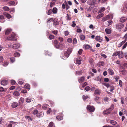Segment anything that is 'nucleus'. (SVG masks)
Returning <instances> with one entry per match:
<instances>
[{"label":"nucleus","mask_w":127,"mask_h":127,"mask_svg":"<svg viewBox=\"0 0 127 127\" xmlns=\"http://www.w3.org/2000/svg\"><path fill=\"white\" fill-rule=\"evenodd\" d=\"M72 50L73 48H69L68 49L67 51L64 53V56H64H63L62 54L60 55L61 58L65 60L66 58L68 57Z\"/></svg>","instance_id":"1"},{"label":"nucleus","mask_w":127,"mask_h":127,"mask_svg":"<svg viewBox=\"0 0 127 127\" xmlns=\"http://www.w3.org/2000/svg\"><path fill=\"white\" fill-rule=\"evenodd\" d=\"M16 35L15 34H11L7 37V40H8L13 41H15L16 40Z\"/></svg>","instance_id":"2"},{"label":"nucleus","mask_w":127,"mask_h":127,"mask_svg":"<svg viewBox=\"0 0 127 127\" xmlns=\"http://www.w3.org/2000/svg\"><path fill=\"white\" fill-rule=\"evenodd\" d=\"M114 105L113 104H112L110 107L109 108L104 111V114H109L110 112L114 109Z\"/></svg>","instance_id":"3"},{"label":"nucleus","mask_w":127,"mask_h":127,"mask_svg":"<svg viewBox=\"0 0 127 127\" xmlns=\"http://www.w3.org/2000/svg\"><path fill=\"white\" fill-rule=\"evenodd\" d=\"M87 109L88 110L91 112H93L95 110V108L94 106H91L90 105H88L87 106Z\"/></svg>","instance_id":"4"},{"label":"nucleus","mask_w":127,"mask_h":127,"mask_svg":"<svg viewBox=\"0 0 127 127\" xmlns=\"http://www.w3.org/2000/svg\"><path fill=\"white\" fill-rule=\"evenodd\" d=\"M20 46V45L18 43H16L13 45L12 46L10 45H9V47L10 48H15V49H17L19 48Z\"/></svg>","instance_id":"5"},{"label":"nucleus","mask_w":127,"mask_h":127,"mask_svg":"<svg viewBox=\"0 0 127 127\" xmlns=\"http://www.w3.org/2000/svg\"><path fill=\"white\" fill-rule=\"evenodd\" d=\"M53 43L56 48L58 49L60 48V46L58 44V42L57 40H54L53 42Z\"/></svg>","instance_id":"6"},{"label":"nucleus","mask_w":127,"mask_h":127,"mask_svg":"<svg viewBox=\"0 0 127 127\" xmlns=\"http://www.w3.org/2000/svg\"><path fill=\"white\" fill-rule=\"evenodd\" d=\"M124 27L123 24L122 23L117 24L116 26V28L118 30H120Z\"/></svg>","instance_id":"7"},{"label":"nucleus","mask_w":127,"mask_h":127,"mask_svg":"<svg viewBox=\"0 0 127 127\" xmlns=\"http://www.w3.org/2000/svg\"><path fill=\"white\" fill-rule=\"evenodd\" d=\"M88 3L89 4L92 5H94L95 4V0H88Z\"/></svg>","instance_id":"8"},{"label":"nucleus","mask_w":127,"mask_h":127,"mask_svg":"<svg viewBox=\"0 0 127 127\" xmlns=\"http://www.w3.org/2000/svg\"><path fill=\"white\" fill-rule=\"evenodd\" d=\"M3 14L7 18L10 19L11 18V16L10 14L8 13L7 12H4L3 13Z\"/></svg>","instance_id":"9"},{"label":"nucleus","mask_w":127,"mask_h":127,"mask_svg":"<svg viewBox=\"0 0 127 127\" xmlns=\"http://www.w3.org/2000/svg\"><path fill=\"white\" fill-rule=\"evenodd\" d=\"M104 64V63L102 61L99 62L96 64L97 67H100L103 66Z\"/></svg>","instance_id":"10"},{"label":"nucleus","mask_w":127,"mask_h":127,"mask_svg":"<svg viewBox=\"0 0 127 127\" xmlns=\"http://www.w3.org/2000/svg\"><path fill=\"white\" fill-rule=\"evenodd\" d=\"M8 83L7 81L4 80H2L1 82V84L5 86L7 85Z\"/></svg>","instance_id":"11"},{"label":"nucleus","mask_w":127,"mask_h":127,"mask_svg":"<svg viewBox=\"0 0 127 127\" xmlns=\"http://www.w3.org/2000/svg\"><path fill=\"white\" fill-rule=\"evenodd\" d=\"M107 71L109 75H113L114 74V71L111 68L108 69Z\"/></svg>","instance_id":"12"},{"label":"nucleus","mask_w":127,"mask_h":127,"mask_svg":"<svg viewBox=\"0 0 127 127\" xmlns=\"http://www.w3.org/2000/svg\"><path fill=\"white\" fill-rule=\"evenodd\" d=\"M110 18V16L109 15H107L105 17H103L102 20L101 21L104 22L106 21L107 20Z\"/></svg>","instance_id":"13"},{"label":"nucleus","mask_w":127,"mask_h":127,"mask_svg":"<svg viewBox=\"0 0 127 127\" xmlns=\"http://www.w3.org/2000/svg\"><path fill=\"white\" fill-rule=\"evenodd\" d=\"M44 115V113L43 112H41L40 113H38L36 115V116L37 117L39 118L40 117H42Z\"/></svg>","instance_id":"14"},{"label":"nucleus","mask_w":127,"mask_h":127,"mask_svg":"<svg viewBox=\"0 0 127 127\" xmlns=\"http://www.w3.org/2000/svg\"><path fill=\"white\" fill-rule=\"evenodd\" d=\"M18 105V103L17 102H14L12 104V107L15 108L17 107Z\"/></svg>","instance_id":"15"},{"label":"nucleus","mask_w":127,"mask_h":127,"mask_svg":"<svg viewBox=\"0 0 127 127\" xmlns=\"http://www.w3.org/2000/svg\"><path fill=\"white\" fill-rule=\"evenodd\" d=\"M118 55L120 58H121L123 57V53L122 51H118Z\"/></svg>","instance_id":"16"},{"label":"nucleus","mask_w":127,"mask_h":127,"mask_svg":"<svg viewBox=\"0 0 127 127\" xmlns=\"http://www.w3.org/2000/svg\"><path fill=\"white\" fill-rule=\"evenodd\" d=\"M127 20V18L125 17H122L121 18L120 21L121 22H124Z\"/></svg>","instance_id":"17"},{"label":"nucleus","mask_w":127,"mask_h":127,"mask_svg":"<svg viewBox=\"0 0 127 127\" xmlns=\"http://www.w3.org/2000/svg\"><path fill=\"white\" fill-rule=\"evenodd\" d=\"M95 39L96 40L100 42H101L103 40L99 36H96L95 37Z\"/></svg>","instance_id":"18"},{"label":"nucleus","mask_w":127,"mask_h":127,"mask_svg":"<svg viewBox=\"0 0 127 127\" xmlns=\"http://www.w3.org/2000/svg\"><path fill=\"white\" fill-rule=\"evenodd\" d=\"M10 29H7L5 31V34L6 35H8L9 34L10 32L11 31Z\"/></svg>","instance_id":"19"},{"label":"nucleus","mask_w":127,"mask_h":127,"mask_svg":"<svg viewBox=\"0 0 127 127\" xmlns=\"http://www.w3.org/2000/svg\"><path fill=\"white\" fill-rule=\"evenodd\" d=\"M13 95L16 96H18L20 95V93L18 91H16L14 92L13 93Z\"/></svg>","instance_id":"20"},{"label":"nucleus","mask_w":127,"mask_h":127,"mask_svg":"<svg viewBox=\"0 0 127 127\" xmlns=\"http://www.w3.org/2000/svg\"><path fill=\"white\" fill-rule=\"evenodd\" d=\"M85 80V78L84 77H81L80 79H78V81L79 82L81 83L82 82H83Z\"/></svg>","instance_id":"21"},{"label":"nucleus","mask_w":127,"mask_h":127,"mask_svg":"<svg viewBox=\"0 0 127 127\" xmlns=\"http://www.w3.org/2000/svg\"><path fill=\"white\" fill-rule=\"evenodd\" d=\"M105 31L106 33L107 34H109L111 33V30L110 29L106 28L105 29Z\"/></svg>","instance_id":"22"},{"label":"nucleus","mask_w":127,"mask_h":127,"mask_svg":"<svg viewBox=\"0 0 127 127\" xmlns=\"http://www.w3.org/2000/svg\"><path fill=\"white\" fill-rule=\"evenodd\" d=\"M56 118L59 121L62 120L63 119V117L60 115L57 116L56 117Z\"/></svg>","instance_id":"23"},{"label":"nucleus","mask_w":127,"mask_h":127,"mask_svg":"<svg viewBox=\"0 0 127 127\" xmlns=\"http://www.w3.org/2000/svg\"><path fill=\"white\" fill-rule=\"evenodd\" d=\"M100 90L99 89H96L95 90V93L97 95H99L101 93Z\"/></svg>","instance_id":"24"},{"label":"nucleus","mask_w":127,"mask_h":127,"mask_svg":"<svg viewBox=\"0 0 127 127\" xmlns=\"http://www.w3.org/2000/svg\"><path fill=\"white\" fill-rule=\"evenodd\" d=\"M126 40L125 39L124 40L121 42L118 45V47H121L124 43L126 42Z\"/></svg>","instance_id":"25"},{"label":"nucleus","mask_w":127,"mask_h":127,"mask_svg":"<svg viewBox=\"0 0 127 127\" xmlns=\"http://www.w3.org/2000/svg\"><path fill=\"white\" fill-rule=\"evenodd\" d=\"M84 48L86 49H91V47L89 45L86 44L84 45Z\"/></svg>","instance_id":"26"},{"label":"nucleus","mask_w":127,"mask_h":127,"mask_svg":"<svg viewBox=\"0 0 127 127\" xmlns=\"http://www.w3.org/2000/svg\"><path fill=\"white\" fill-rule=\"evenodd\" d=\"M3 9L5 11H8L9 10V8L7 6H4V7Z\"/></svg>","instance_id":"27"},{"label":"nucleus","mask_w":127,"mask_h":127,"mask_svg":"<svg viewBox=\"0 0 127 127\" xmlns=\"http://www.w3.org/2000/svg\"><path fill=\"white\" fill-rule=\"evenodd\" d=\"M104 15L103 13H100L98 14L96 17V18L97 19H99L101 17H102Z\"/></svg>","instance_id":"28"},{"label":"nucleus","mask_w":127,"mask_h":127,"mask_svg":"<svg viewBox=\"0 0 127 127\" xmlns=\"http://www.w3.org/2000/svg\"><path fill=\"white\" fill-rule=\"evenodd\" d=\"M52 12L54 14H56L57 12V9L56 7L53 8V10H52Z\"/></svg>","instance_id":"29"},{"label":"nucleus","mask_w":127,"mask_h":127,"mask_svg":"<svg viewBox=\"0 0 127 127\" xmlns=\"http://www.w3.org/2000/svg\"><path fill=\"white\" fill-rule=\"evenodd\" d=\"M105 10V8L104 7H103L101 8L97 12L98 13H101L104 11Z\"/></svg>","instance_id":"30"},{"label":"nucleus","mask_w":127,"mask_h":127,"mask_svg":"<svg viewBox=\"0 0 127 127\" xmlns=\"http://www.w3.org/2000/svg\"><path fill=\"white\" fill-rule=\"evenodd\" d=\"M110 123L112 125H115L117 124V122L115 121L111 120L110 121Z\"/></svg>","instance_id":"31"},{"label":"nucleus","mask_w":127,"mask_h":127,"mask_svg":"<svg viewBox=\"0 0 127 127\" xmlns=\"http://www.w3.org/2000/svg\"><path fill=\"white\" fill-rule=\"evenodd\" d=\"M53 23L55 25H57L59 24V22L57 20H53Z\"/></svg>","instance_id":"32"},{"label":"nucleus","mask_w":127,"mask_h":127,"mask_svg":"<svg viewBox=\"0 0 127 127\" xmlns=\"http://www.w3.org/2000/svg\"><path fill=\"white\" fill-rule=\"evenodd\" d=\"M24 88L25 89L29 90L30 89V86L28 84H26L24 86Z\"/></svg>","instance_id":"33"},{"label":"nucleus","mask_w":127,"mask_h":127,"mask_svg":"<svg viewBox=\"0 0 127 127\" xmlns=\"http://www.w3.org/2000/svg\"><path fill=\"white\" fill-rule=\"evenodd\" d=\"M48 106L46 104H44L42 106V108L43 109H46L47 107H48Z\"/></svg>","instance_id":"34"},{"label":"nucleus","mask_w":127,"mask_h":127,"mask_svg":"<svg viewBox=\"0 0 127 127\" xmlns=\"http://www.w3.org/2000/svg\"><path fill=\"white\" fill-rule=\"evenodd\" d=\"M15 3V2L13 1H10V2H9L8 3V4L10 5H14V4Z\"/></svg>","instance_id":"35"},{"label":"nucleus","mask_w":127,"mask_h":127,"mask_svg":"<svg viewBox=\"0 0 127 127\" xmlns=\"http://www.w3.org/2000/svg\"><path fill=\"white\" fill-rule=\"evenodd\" d=\"M80 38L81 40H84L85 39V37L84 35H81L80 36Z\"/></svg>","instance_id":"36"},{"label":"nucleus","mask_w":127,"mask_h":127,"mask_svg":"<svg viewBox=\"0 0 127 127\" xmlns=\"http://www.w3.org/2000/svg\"><path fill=\"white\" fill-rule=\"evenodd\" d=\"M65 4L66 6V10H68L70 7L68 5L66 1H65Z\"/></svg>","instance_id":"37"},{"label":"nucleus","mask_w":127,"mask_h":127,"mask_svg":"<svg viewBox=\"0 0 127 127\" xmlns=\"http://www.w3.org/2000/svg\"><path fill=\"white\" fill-rule=\"evenodd\" d=\"M54 125L53 123L52 122H51L49 123L48 125L49 127H53Z\"/></svg>","instance_id":"38"},{"label":"nucleus","mask_w":127,"mask_h":127,"mask_svg":"<svg viewBox=\"0 0 127 127\" xmlns=\"http://www.w3.org/2000/svg\"><path fill=\"white\" fill-rule=\"evenodd\" d=\"M52 11L51 9H50L49 10L47 13L48 15H50L52 13Z\"/></svg>","instance_id":"39"},{"label":"nucleus","mask_w":127,"mask_h":127,"mask_svg":"<svg viewBox=\"0 0 127 127\" xmlns=\"http://www.w3.org/2000/svg\"><path fill=\"white\" fill-rule=\"evenodd\" d=\"M26 101L27 102H30L31 101V99L30 98H27L26 99Z\"/></svg>","instance_id":"40"},{"label":"nucleus","mask_w":127,"mask_h":127,"mask_svg":"<svg viewBox=\"0 0 127 127\" xmlns=\"http://www.w3.org/2000/svg\"><path fill=\"white\" fill-rule=\"evenodd\" d=\"M103 84L107 88L109 87V84L106 83H103Z\"/></svg>","instance_id":"41"},{"label":"nucleus","mask_w":127,"mask_h":127,"mask_svg":"<svg viewBox=\"0 0 127 127\" xmlns=\"http://www.w3.org/2000/svg\"><path fill=\"white\" fill-rule=\"evenodd\" d=\"M38 111L36 109L34 110L33 114L34 115H36L38 114Z\"/></svg>","instance_id":"42"},{"label":"nucleus","mask_w":127,"mask_h":127,"mask_svg":"<svg viewBox=\"0 0 127 127\" xmlns=\"http://www.w3.org/2000/svg\"><path fill=\"white\" fill-rule=\"evenodd\" d=\"M76 63L77 64H81V61L80 60L77 59L76 61Z\"/></svg>","instance_id":"43"},{"label":"nucleus","mask_w":127,"mask_h":127,"mask_svg":"<svg viewBox=\"0 0 127 127\" xmlns=\"http://www.w3.org/2000/svg\"><path fill=\"white\" fill-rule=\"evenodd\" d=\"M45 55H48V56H51V54L50 53L48 52V51H46L45 52Z\"/></svg>","instance_id":"44"},{"label":"nucleus","mask_w":127,"mask_h":127,"mask_svg":"<svg viewBox=\"0 0 127 127\" xmlns=\"http://www.w3.org/2000/svg\"><path fill=\"white\" fill-rule=\"evenodd\" d=\"M20 55V54L19 53H15L14 54V56L15 57H18Z\"/></svg>","instance_id":"45"},{"label":"nucleus","mask_w":127,"mask_h":127,"mask_svg":"<svg viewBox=\"0 0 127 127\" xmlns=\"http://www.w3.org/2000/svg\"><path fill=\"white\" fill-rule=\"evenodd\" d=\"M49 37L50 39L51 40L54 38V36L53 35L51 34L49 36Z\"/></svg>","instance_id":"46"},{"label":"nucleus","mask_w":127,"mask_h":127,"mask_svg":"<svg viewBox=\"0 0 127 127\" xmlns=\"http://www.w3.org/2000/svg\"><path fill=\"white\" fill-rule=\"evenodd\" d=\"M55 4V3L53 1L51 2L50 3V6L51 7H52L53 5Z\"/></svg>","instance_id":"47"},{"label":"nucleus","mask_w":127,"mask_h":127,"mask_svg":"<svg viewBox=\"0 0 127 127\" xmlns=\"http://www.w3.org/2000/svg\"><path fill=\"white\" fill-rule=\"evenodd\" d=\"M118 51L114 52L113 54V56H116L118 54Z\"/></svg>","instance_id":"48"},{"label":"nucleus","mask_w":127,"mask_h":127,"mask_svg":"<svg viewBox=\"0 0 127 127\" xmlns=\"http://www.w3.org/2000/svg\"><path fill=\"white\" fill-rule=\"evenodd\" d=\"M10 60L11 62L12 63H13L15 61V58L14 57H11L10 58Z\"/></svg>","instance_id":"49"},{"label":"nucleus","mask_w":127,"mask_h":127,"mask_svg":"<svg viewBox=\"0 0 127 127\" xmlns=\"http://www.w3.org/2000/svg\"><path fill=\"white\" fill-rule=\"evenodd\" d=\"M8 64V63L7 62H5L2 65L3 66L5 67Z\"/></svg>","instance_id":"50"},{"label":"nucleus","mask_w":127,"mask_h":127,"mask_svg":"<svg viewBox=\"0 0 127 127\" xmlns=\"http://www.w3.org/2000/svg\"><path fill=\"white\" fill-rule=\"evenodd\" d=\"M47 22H50L53 21V18H48L47 19Z\"/></svg>","instance_id":"51"},{"label":"nucleus","mask_w":127,"mask_h":127,"mask_svg":"<svg viewBox=\"0 0 127 127\" xmlns=\"http://www.w3.org/2000/svg\"><path fill=\"white\" fill-rule=\"evenodd\" d=\"M82 49H80L79 50L78 52V53L80 55H81L82 54Z\"/></svg>","instance_id":"52"},{"label":"nucleus","mask_w":127,"mask_h":127,"mask_svg":"<svg viewBox=\"0 0 127 127\" xmlns=\"http://www.w3.org/2000/svg\"><path fill=\"white\" fill-rule=\"evenodd\" d=\"M90 88L89 87L87 86L85 88V90L86 91H88L90 90Z\"/></svg>","instance_id":"53"},{"label":"nucleus","mask_w":127,"mask_h":127,"mask_svg":"<svg viewBox=\"0 0 127 127\" xmlns=\"http://www.w3.org/2000/svg\"><path fill=\"white\" fill-rule=\"evenodd\" d=\"M59 41H60V42H62L63 41V38L61 37H59Z\"/></svg>","instance_id":"54"},{"label":"nucleus","mask_w":127,"mask_h":127,"mask_svg":"<svg viewBox=\"0 0 127 127\" xmlns=\"http://www.w3.org/2000/svg\"><path fill=\"white\" fill-rule=\"evenodd\" d=\"M67 41L68 42L71 43L72 41V40L71 38H69L67 39Z\"/></svg>","instance_id":"55"},{"label":"nucleus","mask_w":127,"mask_h":127,"mask_svg":"<svg viewBox=\"0 0 127 127\" xmlns=\"http://www.w3.org/2000/svg\"><path fill=\"white\" fill-rule=\"evenodd\" d=\"M11 84L14 85L16 83V82L14 80H11Z\"/></svg>","instance_id":"56"},{"label":"nucleus","mask_w":127,"mask_h":127,"mask_svg":"<svg viewBox=\"0 0 127 127\" xmlns=\"http://www.w3.org/2000/svg\"><path fill=\"white\" fill-rule=\"evenodd\" d=\"M69 34V32L67 31H66L64 32V34L65 36H67Z\"/></svg>","instance_id":"57"},{"label":"nucleus","mask_w":127,"mask_h":127,"mask_svg":"<svg viewBox=\"0 0 127 127\" xmlns=\"http://www.w3.org/2000/svg\"><path fill=\"white\" fill-rule=\"evenodd\" d=\"M58 32V31L57 30H54L53 31V33L55 35H57Z\"/></svg>","instance_id":"58"},{"label":"nucleus","mask_w":127,"mask_h":127,"mask_svg":"<svg viewBox=\"0 0 127 127\" xmlns=\"http://www.w3.org/2000/svg\"><path fill=\"white\" fill-rule=\"evenodd\" d=\"M121 103L122 104H124V98L123 97H121Z\"/></svg>","instance_id":"59"},{"label":"nucleus","mask_w":127,"mask_h":127,"mask_svg":"<svg viewBox=\"0 0 127 127\" xmlns=\"http://www.w3.org/2000/svg\"><path fill=\"white\" fill-rule=\"evenodd\" d=\"M15 88V87L13 86H12L11 87H10V88L9 89L10 90H12L14 89Z\"/></svg>","instance_id":"60"},{"label":"nucleus","mask_w":127,"mask_h":127,"mask_svg":"<svg viewBox=\"0 0 127 127\" xmlns=\"http://www.w3.org/2000/svg\"><path fill=\"white\" fill-rule=\"evenodd\" d=\"M114 90V86H111L110 87V91L112 92Z\"/></svg>","instance_id":"61"},{"label":"nucleus","mask_w":127,"mask_h":127,"mask_svg":"<svg viewBox=\"0 0 127 127\" xmlns=\"http://www.w3.org/2000/svg\"><path fill=\"white\" fill-rule=\"evenodd\" d=\"M87 82H85L84 84H83L82 86V87L83 88L84 87L87 85Z\"/></svg>","instance_id":"62"},{"label":"nucleus","mask_w":127,"mask_h":127,"mask_svg":"<svg viewBox=\"0 0 127 127\" xmlns=\"http://www.w3.org/2000/svg\"><path fill=\"white\" fill-rule=\"evenodd\" d=\"M119 84L120 86L121 87H122V81L120 80L119 81Z\"/></svg>","instance_id":"63"},{"label":"nucleus","mask_w":127,"mask_h":127,"mask_svg":"<svg viewBox=\"0 0 127 127\" xmlns=\"http://www.w3.org/2000/svg\"><path fill=\"white\" fill-rule=\"evenodd\" d=\"M18 83L20 85H22L23 84V82L22 80H19Z\"/></svg>","instance_id":"64"}]
</instances>
